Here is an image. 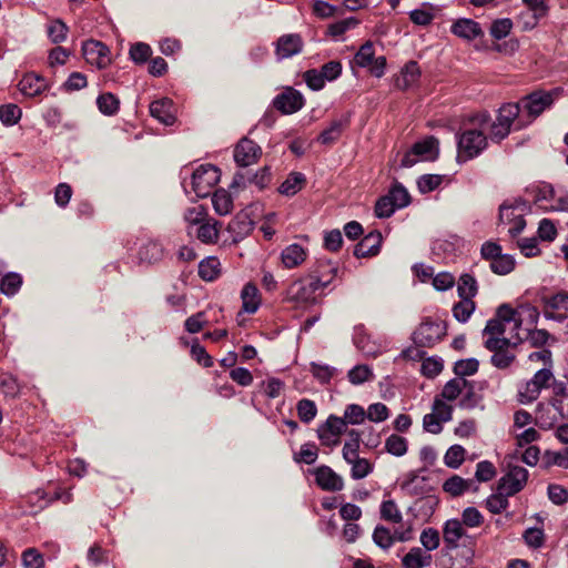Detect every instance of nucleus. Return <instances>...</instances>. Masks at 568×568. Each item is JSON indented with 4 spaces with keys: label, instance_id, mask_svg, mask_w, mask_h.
<instances>
[{
    "label": "nucleus",
    "instance_id": "obj_59",
    "mask_svg": "<svg viewBox=\"0 0 568 568\" xmlns=\"http://www.w3.org/2000/svg\"><path fill=\"white\" fill-rule=\"evenodd\" d=\"M420 542L427 552L437 549L439 546L438 531L433 528L424 529L420 534Z\"/></svg>",
    "mask_w": 568,
    "mask_h": 568
},
{
    "label": "nucleus",
    "instance_id": "obj_52",
    "mask_svg": "<svg viewBox=\"0 0 568 568\" xmlns=\"http://www.w3.org/2000/svg\"><path fill=\"white\" fill-rule=\"evenodd\" d=\"M508 497L505 493L498 490L486 500L488 510L493 514H499L508 507Z\"/></svg>",
    "mask_w": 568,
    "mask_h": 568
},
{
    "label": "nucleus",
    "instance_id": "obj_12",
    "mask_svg": "<svg viewBox=\"0 0 568 568\" xmlns=\"http://www.w3.org/2000/svg\"><path fill=\"white\" fill-rule=\"evenodd\" d=\"M521 313H527L532 325L537 324L539 312L536 307L530 306L523 307L521 312H518L508 304H503L497 308L496 317L506 324H513L514 329H519L523 323Z\"/></svg>",
    "mask_w": 568,
    "mask_h": 568
},
{
    "label": "nucleus",
    "instance_id": "obj_27",
    "mask_svg": "<svg viewBox=\"0 0 568 568\" xmlns=\"http://www.w3.org/2000/svg\"><path fill=\"white\" fill-rule=\"evenodd\" d=\"M420 77V69L415 61L407 62L400 71V74L395 80L396 88L407 90L413 87Z\"/></svg>",
    "mask_w": 568,
    "mask_h": 568
},
{
    "label": "nucleus",
    "instance_id": "obj_16",
    "mask_svg": "<svg viewBox=\"0 0 568 568\" xmlns=\"http://www.w3.org/2000/svg\"><path fill=\"white\" fill-rule=\"evenodd\" d=\"M261 148L248 139H242L234 150V160L240 166L254 164L261 155Z\"/></svg>",
    "mask_w": 568,
    "mask_h": 568
},
{
    "label": "nucleus",
    "instance_id": "obj_40",
    "mask_svg": "<svg viewBox=\"0 0 568 568\" xmlns=\"http://www.w3.org/2000/svg\"><path fill=\"white\" fill-rule=\"evenodd\" d=\"M457 290L460 298L471 300L477 293V282L471 275L464 274L458 281Z\"/></svg>",
    "mask_w": 568,
    "mask_h": 568
},
{
    "label": "nucleus",
    "instance_id": "obj_6",
    "mask_svg": "<svg viewBox=\"0 0 568 568\" xmlns=\"http://www.w3.org/2000/svg\"><path fill=\"white\" fill-rule=\"evenodd\" d=\"M446 334V326L443 321L426 318L413 334L414 343L420 347H433Z\"/></svg>",
    "mask_w": 568,
    "mask_h": 568
},
{
    "label": "nucleus",
    "instance_id": "obj_44",
    "mask_svg": "<svg viewBox=\"0 0 568 568\" xmlns=\"http://www.w3.org/2000/svg\"><path fill=\"white\" fill-rule=\"evenodd\" d=\"M119 100L112 93L101 94L97 104L99 110L105 115H112L119 110Z\"/></svg>",
    "mask_w": 568,
    "mask_h": 568
},
{
    "label": "nucleus",
    "instance_id": "obj_57",
    "mask_svg": "<svg viewBox=\"0 0 568 568\" xmlns=\"http://www.w3.org/2000/svg\"><path fill=\"white\" fill-rule=\"evenodd\" d=\"M388 408L383 403H374L368 406L366 417L374 423H381L388 418Z\"/></svg>",
    "mask_w": 568,
    "mask_h": 568
},
{
    "label": "nucleus",
    "instance_id": "obj_26",
    "mask_svg": "<svg viewBox=\"0 0 568 568\" xmlns=\"http://www.w3.org/2000/svg\"><path fill=\"white\" fill-rule=\"evenodd\" d=\"M452 32L463 39L474 40L483 34L480 26L471 19H459L452 26Z\"/></svg>",
    "mask_w": 568,
    "mask_h": 568
},
{
    "label": "nucleus",
    "instance_id": "obj_38",
    "mask_svg": "<svg viewBox=\"0 0 568 568\" xmlns=\"http://www.w3.org/2000/svg\"><path fill=\"white\" fill-rule=\"evenodd\" d=\"M347 377L353 385H361L367 381L373 379L374 374L369 366L362 364L356 365L355 367L349 369Z\"/></svg>",
    "mask_w": 568,
    "mask_h": 568
},
{
    "label": "nucleus",
    "instance_id": "obj_37",
    "mask_svg": "<svg viewBox=\"0 0 568 568\" xmlns=\"http://www.w3.org/2000/svg\"><path fill=\"white\" fill-rule=\"evenodd\" d=\"M140 258L149 263H155L163 256V247L158 242H148L140 248Z\"/></svg>",
    "mask_w": 568,
    "mask_h": 568
},
{
    "label": "nucleus",
    "instance_id": "obj_47",
    "mask_svg": "<svg viewBox=\"0 0 568 568\" xmlns=\"http://www.w3.org/2000/svg\"><path fill=\"white\" fill-rule=\"evenodd\" d=\"M475 310V303L470 298H462L459 303H457L453 313L457 321L465 323Z\"/></svg>",
    "mask_w": 568,
    "mask_h": 568
},
{
    "label": "nucleus",
    "instance_id": "obj_20",
    "mask_svg": "<svg viewBox=\"0 0 568 568\" xmlns=\"http://www.w3.org/2000/svg\"><path fill=\"white\" fill-rule=\"evenodd\" d=\"M48 81L40 74L30 72L23 75L19 82V90L26 97H37L47 91Z\"/></svg>",
    "mask_w": 568,
    "mask_h": 568
},
{
    "label": "nucleus",
    "instance_id": "obj_43",
    "mask_svg": "<svg viewBox=\"0 0 568 568\" xmlns=\"http://www.w3.org/2000/svg\"><path fill=\"white\" fill-rule=\"evenodd\" d=\"M22 111L17 104H4L0 106V120L6 125H13L21 119Z\"/></svg>",
    "mask_w": 568,
    "mask_h": 568
},
{
    "label": "nucleus",
    "instance_id": "obj_42",
    "mask_svg": "<svg viewBox=\"0 0 568 568\" xmlns=\"http://www.w3.org/2000/svg\"><path fill=\"white\" fill-rule=\"evenodd\" d=\"M470 484L471 483L469 480L455 475L444 483L443 488L452 496H459L469 488Z\"/></svg>",
    "mask_w": 568,
    "mask_h": 568
},
{
    "label": "nucleus",
    "instance_id": "obj_48",
    "mask_svg": "<svg viewBox=\"0 0 568 568\" xmlns=\"http://www.w3.org/2000/svg\"><path fill=\"white\" fill-rule=\"evenodd\" d=\"M375 59L373 43L371 41L365 42L355 55V63L361 68H366L373 63Z\"/></svg>",
    "mask_w": 568,
    "mask_h": 568
},
{
    "label": "nucleus",
    "instance_id": "obj_9",
    "mask_svg": "<svg viewBox=\"0 0 568 568\" xmlns=\"http://www.w3.org/2000/svg\"><path fill=\"white\" fill-rule=\"evenodd\" d=\"M220 180L219 170L211 164L200 165L192 174V189L197 197H205Z\"/></svg>",
    "mask_w": 568,
    "mask_h": 568
},
{
    "label": "nucleus",
    "instance_id": "obj_54",
    "mask_svg": "<svg viewBox=\"0 0 568 568\" xmlns=\"http://www.w3.org/2000/svg\"><path fill=\"white\" fill-rule=\"evenodd\" d=\"M465 449L459 445H454L448 448L445 454L444 460L446 466L450 468H458L464 462Z\"/></svg>",
    "mask_w": 568,
    "mask_h": 568
},
{
    "label": "nucleus",
    "instance_id": "obj_33",
    "mask_svg": "<svg viewBox=\"0 0 568 568\" xmlns=\"http://www.w3.org/2000/svg\"><path fill=\"white\" fill-rule=\"evenodd\" d=\"M212 204L219 215H227L233 209V200L231 194L224 190L219 189L213 193Z\"/></svg>",
    "mask_w": 568,
    "mask_h": 568
},
{
    "label": "nucleus",
    "instance_id": "obj_10",
    "mask_svg": "<svg viewBox=\"0 0 568 568\" xmlns=\"http://www.w3.org/2000/svg\"><path fill=\"white\" fill-rule=\"evenodd\" d=\"M466 388L467 394L462 398L459 405L464 408H471L475 405L473 400L474 392L469 382L462 377H455L447 382L442 390V397L447 400H455Z\"/></svg>",
    "mask_w": 568,
    "mask_h": 568
},
{
    "label": "nucleus",
    "instance_id": "obj_2",
    "mask_svg": "<svg viewBox=\"0 0 568 568\" xmlns=\"http://www.w3.org/2000/svg\"><path fill=\"white\" fill-rule=\"evenodd\" d=\"M323 283L312 280L307 274L293 282L287 290V300L300 307H307L317 302V292L323 291Z\"/></svg>",
    "mask_w": 568,
    "mask_h": 568
},
{
    "label": "nucleus",
    "instance_id": "obj_7",
    "mask_svg": "<svg viewBox=\"0 0 568 568\" xmlns=\"http://www.w3.org/2000/svg\"><path fill=\"white\" fill-rule=\"evenodd\" d=\"M520 110L521 106L518 103H507L499 109L496 121L490 125L489 136L493 141L499 142L509 134L510 126Z\"/></svg>",
    "mask_w": 568,
    "mask_h": 568
},
{
    "label": "nucleus",
    "instance_id": "obj_64",
    "mask_svg": "<svg viewBox=\"0 0 568 568\" xmlns=\"http://www.w3.org/2000/svg\"><path fill=\"white\" fill-rule=\"evenodd\" d=\"M374 542L381 548L387 549L394 542V536H392L390 531L383 527L377 526L373 532Z\"/></svg>",
    "mask_w": 568,
    "mask_h": 568
},
{
    "label": "nucleus",
    "instance_id": "obj_32",
    "mask_svg": "<svg viewBox=\"0 0 568 568\" xmlns=\"http://www.w3.org/2000/svg\"><path fill=\"white\" fill-rule=\"evenodd\" d=\"M221 273V262L217 257L210 256L199 264V275L204 281H214Z\"/></svg>",
    "mask_w": 568,
    "mask_h": 568
},
{
    "label": "nucleus",
    "instance_id": "obj_19",
    "mask_svg": "<svg viewBox=\"0 0 568 568\" xmlns=\"http://www.w3.org/2000/svg\"><path fill=\"white\" fill-rule=\"evenodd\" d=\"M303 45V40L298 34H284L276 41L275 53L278 59H288L301 53Z\"/></svg>",
    "mask_w": 568,
    "mask_h": 568
},
{
    "label": "nucleus",
    "instance_id": "obj_58",
    "mask_svg": "<svg viewBox=\"0 0 568 568\" xmlns=\"http://www.w3.org/2000/svg\"><path fill=\"white\" fill-rule=\"evenodd\" d=\"M398 207L388 195L382 196L375 205V214L379 219L389 217Z\"/></svg>",
    "mask_w": 568,
    "mask_h": 568
},
{
    "label": "nucleus",
    "instance_id": "obj_51",
    "mask_svg": "<svg viewBox=\"0 0 568 568\" xmlns=\"http://www.w3.org/2000/svg\"><path fill=\"white\" fill-rule=\"evenodd\" d=\"M346 424L358 425L362 424L366 418V412L364 408L356 404H351L345 408L344 417H342Z\"/></svg>",
    "mask_w": 568,
    "mask_h": 568
},
{
    "label": "nucleus",
    "instance_id": "obj_24",
    "mask_svg": "<svg viewBox=\"0 0 568 568\" xmlns=\"http://www.w3.org/2000/svg\"><path fill=\"white\" fill-rule=\"evenodd\" d=\"M307 257V251L300 244H291L283 248L281 253V262L287 270L298 267Z\"/></svg>",
    "mask_w": 568,
    "mask_h": 568
},
{
    "label": "nucleus",
    "instance_id": "obj_17",
    "mask_svg": "<svg viewBox=\"0 0 568 568\" xmlns=\"http://www.w3.org/2000/svg\"><path fill=\"white\" fill-rule=\"evenodd\" d=\"M274 106L284 114H292L301 110L304 105L303 95L294 90L287 89L274 99Z\"/></svg>",
    "mask_w": 568,
    "mask_h": 568
},
{
    "label": "nucleus",
    "instance_id": "obj_28",
    "mask_svg": "<svg viewBox=\"0 0 568 568\" xmlns=\"http://www.w3.org/2000/svg\"><path fill=\"white\" fill-rule=\"evenodd\" d=\"M404 568H424L432 562V556L426 550L414 547L412 548L402 560Z\"/></svg>",
    "mask_w": 568,
    "mask_h": 568
},
{
    "label": "nucleus",
    "instance_id": "obj_13",
    "mask_svg": "<svg viewBox=\"0 0 568 568\" xmlns=\"http://www.w3.org/2000/svg\"><path fill=\"white\" fill-rule=\"evenodd\" d=\"M544 316L562 322L568 318V292H559L544 300Z\"/></svg>",
    "mask_w": 568,
    "mask_h": 568
},
{
    "label": "nucleus",
    "instance_id": "obj_5",
    "mask_svg": "<svg viewBox=\"0 0 568 568\" xmlns=\"http://www.w3.org/2000/svg\"><path fill=\"white\" fill-rule=\"evenodd\" d=\"M531 193L535 203L545 211H568V194H557L550 184L537 185Z\"/></svg>",
    "mask_w": 568,
    "mask_h": 568
},
{
    "label": "nucleus",
    "instance_id": "obj_31",
    "mask_svg": "<svg viewBox=\"0 0 568 568\" xmlns=\"http://www.w3.org/2000/svg\"><path fill=\"white\" fill-rule=\"evenodd\" d=\"M413 146L414 152L422 160H435L439 152L438 141L433 136H429L422 142H417Z\"/></svg>",
    "mask_w": 568,
    "mask_h": 568
},
{
    "label": "nucleus",
    "instance_id": "obj_46",
    "mask_svg": "<svg viewBox=\"0 0 568 568\" xmlns=\"http://www.w3.org/2000/svg\"><path fill=\"white\" fill-rule=\"evenodd\" d=\"M381 516L384 520L392 523H400L403 519L402 513L394 500H385L381 505Z\"/></svg>",
    "mask_w": 568,
    "mask_h": 568
},
{
    "label": "nucleus",
    "instance_id": "obj_36",
    "mask_svg": "<svg viewBox=\"0 0 568 568\" xmlns=\"http://www.w3.org/2000/svg\"><path fill=\"white\" fill-rule=\"evenodd\" d=\"M352 466L351 468V477L355 480L363 479L367 477L373 471V464L363 457H357L352 459V462H347Z\"/></svg>",
    "mask_w": 568,
    "mask_h": 568
},
{
    "label": "nucleus",
    "instance_id": "obj_29",
    "mask_svg": "<svg viewBox=\"0 0 568 568\" xmlns=\"http://www.w3.org/2000/svg\"><path fill=\"white\" fill-rule=\"evenodd\" d=\"M348 124V118L344 116L337 120L332 121L329 126L325 129L320 135L318 141L322 144H332L338 140L343 130Z\"/></svg>",
    "mask_w": 568,
    "mask_h": 568
},
{
    "label": "nucleus",
    "instance_id": "obj_1",
    "mask_svg": "<svg viewBox=\"0 0 568 568\" xmlns=\"http://www.w3.org/2000/svg\"><path fill=\"white\" fill-rule=\"evenodd\" d=\"M555 382V375L550 367L538 369L534 376L523 383L518 388V400L520 404H531L539 396L542 389H548Z\"/></svg>",
    "mask_w": 568,
    "mask_h": 568
},
{
    "label": "nucleus",
    "instance_id": "obj_3",
    "mask_svg": "<svg viewBox=\"0 0 568 568\" xmlns=\"http://www.w3.org/2000/svg\"><path fill=\"white\" fill-rule=\"evenodd\" d=\"M527 211V203L520 199L505 202L499 207V223L508 226V234L517 236L526 226L524 214Z\"/></svg>",
    "mask_w": 568,
    "mask_h": 568
},
{
    "label": "nucleus",
    "instance_id": "obj_60",
    "mask_svg": "<svg viewBox=\"0 0 568 568\" xmlns=\"http://www.w3.org/2000/svg\"><path fill=\"white\" fill-rule=\"evenodd\" d=\"M484 521L483 515L475 507H467L462 514V524L474 528L479 527Z\"/></svg>",
    "mask_w": 568,
    "mask_h": 568
},
{
    "label": "nucleus",
    "instance_id": "obj_25",
    "mask_svg": "<svg viewBox=\"0 0 568 568\" xmlns=\"http://www.w3.org/2000/svg\"><path fill=\"white\" fill-rule=\"evenodd\" d=\"M382 243V235L379 232H372L366 235L355 247L354 254L356 257L374 256L378 253Z\"/></svg>",
    "mask_w": 568,
    "mask_h": 568
},
{
    "label": "nucleus",
    "instance_id": "obj_23",
    "mask_svg": "<svg viewBox=\"0 0 568 568\" xmlns=\"http://www.w3.org/2000/svg\"><path fill=\"white\" fill-rule=\"evenodd\" d=\"M466 536V530L460 520L449 519L445 523L443 528V538L446 547L456 549L459 547V540Z\"/></svg>",
    "mask_w": 568,
    "mask_h": 568
},
{
    "label": "nucleus",
    "instance_id": "obj_45",
    "mask_svg": "<svg viewBox=\"0 0 568 568\" xmlns=\"http://www.w3.org/2000/svg\"><path fill=\"white\" fill-rule=\"evenodd\" d=\"M296 408H297V415H298L300 419L306 424L312 422L317 414L316 405L311 399H306V398L301 399L297 403Z\"/></svg>",
    "mask_w": 568,
    "mask_h": 568
},
{
    "label": "nucleus",
    "instance_id": "obj_30",
    "mask_svg": "<svg viewBox=\"0 0 568 568\" xmlns=\"http://www.w3.org/2000/svg\"><path fill=\"white\" fill-rule=\"evenodd\" d=\"M305 175L301 172H292L280 185L278 192L286 196H293L305 185Z\"/></svg>",
    "mask_w": 568,
    "mask_h": 568
},
{
    "label": "nucleus",
    "instance_id": "obj_11",
    "mask_svg": "<svg viewBox=\"0 0 568 568\" xmlns=\"http://www.w3.org/2000/svg\"><path fill=\"white\" fill-rule=\"evenodd\" d=\"M527 478L528 471L526 468L511 466L507 474L499 480L498 490L505 493L506 496H513L524 488Z\"/></svg>",
    "mask_w": 568,
    "mask_h": 568
},
{
    "label": "nucleus",
    "instance_id": "obj_35",
    "mask_svg": "<svg viewBox=\"0 0 568 568\" xmlns=\"http://www.w3.org/2000/svg\"><path fill=\"white\" fill-rule=\"evenodd\" d=\"M196 236L203 243H214L219 237L217 222L210 219L205 220L196 229Z\"/></svg>",
    "mask_w": 568,
    "mask_h": 568
},
{
    "label": "nucleus",
    "instance_id": "obj_56",
    "mask_svg": "<svg viewBox=\"0 0 568 568\" xmlns=\"http://www.w3.org/2000/svg\"><path fill=\"white\" fill-rule=\"evenodd\" d=\"M22 562L26 568H43V556L36 549L29 548L22 554Z\"/></svg>",
    "mask_w": 568,
    "mask_h": 568
},
{
    "label": "nucleus",
    "instance_id": "obj_14",
    "mask_svg": "<svg viewBox=\"0 0 568 568\" xmlns=\"http://www.w3.org/2000/svg\"><path fill=\"white\" fill-rule=\"evenodd\" d=\"M83 55L90 64L99 69L105 68L110 63L109 48L97 40H88L82 45Z\"/></svg>",
    "mask_w": 568,
    "mask_h": 568
},
{
    "label": "nucleus",
    "instance_id": "obj_21",
    "mask_svg": "<svg viewBox=\"0 0 568 568\" xmlns=\"http://www.w3.org/2000/svg\"><path fill=\"white\" fill-rule=\"evenodd\" d=\"M337 267L328 260H318L308 271L307 275L312 280H318L323 284L321 287L325 290L335 278Z\"/></svg>",
    "mask_w": 568,
    "mask_h": 568
},
{
    "label": "nucleus",
    "instance_id": "obj_53",
    "mask_svg": "<svg viewBox=\"0 0 568 568\" xmlns=\"http://www.w3.org/2000/svg\"><path fill=\"white\" fill-rule=\"evenodd\" d=\"M387 195L398 209L407 206L410 202L409 193L400 184H395Z\"/></svg>",
    "mask_w": 568,
    "mask_h": 568
},
{
    "label": "nucleus",
    "instance_id": "obj_50",
    "mask_svg": "<svg viewBox=\"0 0 568 568\" xmlns=\"http://www.w3.org/2000/svg\"><path fill=\"white\" fill-rule=\"evenodd\" d=\"M478 361L475 358L462 359L455 363L454 372L457 377L465 378V376L474 375L478 371Z\"/></svg>",
    "mask_w": 568,
    "mask_h": 568
},
{
    "label": "nucleus",
    "instance_id": "obj_62",
    "mask_svg": "<svg viewBox=\"0 0 568 568\" xmlns=\"http://www.w3.org/2000/svg\"><path fill=\"white\" fill-rule=\"evenodd\" d=\"M318 457L317 448L314 444H304L300 453L294 457L297 463L312 465Z\"/></svg>",
    "mask_w": 568,
    "mask_h": 568
},
{
    "label": "nucleus",
    "instance_id": "obj_55",
    "mask_svg": "<svg viewBox=\"0 0 568 568\" xmlns=\"http://www.w3.org/2000/svg\"><path fill=\"white\" fill-rule=\"evenodd\" d=\"M22 280L19 274L9 273L1 280V292L6 295H13L21 286Z\"/></svg>",
    "mask_w": 568,
    "mask_h": 568
},
{
    "label": "nucleus",
    "instance_id": "obj_41",
    "mask_svg": "<svg viewBox=\"0 0 568 568\" xmlns=\"http://www.w3.org/2000/svg\"><path fill=\"white\" fill-rule=\"evenodd\" d=\"M490 270L498 275H506L515 267V260L511 255L501 254L490 262Z\"/></svg>",
    "mask_w": 568,
    "mask_h": 568
},
{
    "label": "nucleus",
    "instance_id": "obj_39",
    "mask_svg": "<svg viewBox=\"0 0 568 568\" xmlns=\"http://www.w3.org/2000/svg\"><path fill=\"white\" fill-rule=\"evenodd\" d=\"M387 453L400 457L407 452V439L399 435L393 434L385 442Z\"/></svg>",
    "mask_w": 568,
    "mask_h": 568
},
{
    "label": "nucleus",
    "instance_id": "obj_15",
    "mask_svg": "<svg viewBox=\"0 0 568 568\" xmlns=\"http://www.w3.org/2000/svg\"><path fill=\"white\" fill-rule=\"evenodd\" d=\"M313 474L317 486L325 491H339L344 488V479L329 466L322 465Z\"/></svg>",
    "mask_w": 568,
    "mask_h": 568
},
{
    "label": "nucleus",
    "instance_id": "obj_34",
    "mask_svg": "<svg viewBox=\"0 0 568 568\" xmlns=\"http://www.w3.org/2000/svg\"><path fill=\"white\" fill-rule=\"evenodd\" d=\"M243 310L246 313H255L260 306L257 287L253 284H246L242 290Z\"/></svg>",
    "mask_w": 568,
    "mask_h": 568
},
{
    "label": "nucleus",
    "instance_id": "obj_61",
    "mask_svg": "<svg viewBox=\"0 0 568 568\" xmlns=\"http://www.w3.org/2000/svg\"><path fill=\"white\" fill-rule=\"evenodd\" d=\"M513 28V22L510 19H498L493 22L490 27V34L497 40H500L507 37Z\"/></svg>",
    "mask_w": 568,
    "mask_h": 568
},
{
    "label": "nucleus",
    "instance_id": "obj_49",
    "mask_svg": "<svg viewBox=\"0 0 568 568\" xmlns=\"http://www.w3.org/2000/svg\"><path fill=\"white\" fill-rule=\"evenodd\" d=\"M47 32L53 43H60L67 38L68 27L61 20H54L48 26Z\"/></svg>",
    "mask_w": 568,
    "mask_h": 568
},
{
    "label": "nucleus",
    "instance_id": "obj_22",
    "mask_svg": "<svg viewBox=\"0 0 568 568\" xmlns=\"http://www.w3.org/2000/svg\"><path fill=\"white\" fill-rule=\"evenodd\" d=\"M150 113L164 125H172L175 122V109L172 100L163 98L150 104Z\"/></svg>",
    "mask_w": 568,
    "mask_h": 568
},
{
    "label": "nucleus",
    "instance_id": "obj_4",
    "mask_svg": "<svg viewBox=\"0 0 568 568\" xmlns=\"http://www.w3.org/2000/svg\"><path fill=\"white\" fill-rule=\"evenodd\" d=\"M521 342V337L516 335L514 341L507 337H487L484 345L493 352L491 364L500 369L507 368L515 361V354L509 347H515Z\"/></svg>",
    "mask_w": 568,
    "mask_h": 568
},
{
    "label": "nucleus",
    "instance_id": "obj_18",
    "mask_svg": "<svg viewBox=\"0 0 568 568\" xmlns=\"http://www.w3.org/2000/svg\"><path fill=\"white\" fill-rule=\"evenodd\" d=\"M554 102V93L552 92H534L526 97L523 100V109L527 111V113L536 118L544 110L549 108Z\"/></svg>",
    "mask_w": 568,
    "mask_h": 568
},
{
    "label": "nucleus",
    "instance_id": "obj_8",
    "mask_svg": "<svg viewBox=\"0 0 568 568\" xmlns=\"http://www.w3.org/2000/svg\"><path fill=\"white\" fill-rule=\"evenodd\" d=\"M487 145V138L481 130L470 129L458 139V159L464 161L478 155Z\"/></svg>",
    "mask_w": 568,
    "mask_h": 568
},
{
    "label": "nucleus",
    "instance_id": "obj_63",
    "mask_svg": "<svg viewBox=\"0 0 568 568\" xmlns=\"http://www.w3.org/2000/svg\"><path fill=\"white\" fill-rule=\"evenodd\" d=\"M357 24L358 21L355 18H347L335 23H332L328 27V33L334 38H338L342 34H344L347 30L355 28Z\"/></svg>",
    "mask_w": 568,
    "mask_h": 568
}]
</instances>
